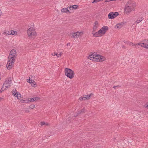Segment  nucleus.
Segmentation results:
<instances>
[{
    "label": "nucleus",
    "mask_w": 148,
    "mask_h": 148,
    "mask_svg": "<svg viewBox=\"0 0 148 148\" xmlns=\"http://www.w3.org/2000/svg\"><path fill=\"white\" fill-rule=\"evenodd\" d=\"M26 112H29V110H26Z\"/></svg>",
    "instance_id": "nucleus-40"
},
{
    "label": "nucleus",
    "mask_w": 148,
    "mask_h": 148,
    "mask_svg": "<svg viewBox=\"0 0 148 148\" xmlns=\"http://www.w3.org/2000/svg\"><path fill=\"white\" fill-rule=\"evenodd\" d=\"M137 45H138V43L137 44H133V43H132V45L133 46H136Z\"/></svg>",
    "instance_id": "nucleus-35"
},
{
    "label": "nucleus",
    "mask_w": 148,
    "mask_h": 148,
    "mask_svg": "<svg viewBox=\"0 0 148 148\" xmlns=\"http://www.w3.org/2000/svg\"><path fill=\"white\" fill-rule=\"evenodd\" d=\"M119 14L117 12H110L108 15V17L110 19H112L117 16Z\"/></svg>",
    "instance_id": "nucleus-10"
},
{
    "label": "nucleus",
    "mask_w": 148,
    "mask_h": 148,
    "mask_svg": "<svg viewBox=\"0 0 148 148\" xmlns=\"http://www.w3.org/2000/svg\"><path fill=\"white\" fill-rule=\"evenodd\" d=\"M79 99L81 101L85 100V97H81L79 98Z\"/></svg>",
    "instance_id": "nucleus-29"
},
{
    "label": "nucleus",
    "mask_w": 148,
    "mask_h": 148,
    "mask_svg": "<svg viewBox=\"0 0 148 148\" xmlns=\"http://www.w3.org/2000/svg\"><path fill=\"white\" fill-rule=\"evenodd\" d=\"M110 0H106L105 1V2H110Z\"/></svg>",
    "instance_id": "nucleus-38"
},
{
    "label": "nucleus",
    "mask_w": 148,
    "mask_h": 148,
    "mask_svg": "<svg viewBox=\"0 0 148 148\" xmlns=\"http://www.w3.org/2000/svg\"><path fill=\"white\" fill-rule=\"evenodd\" d=\"M40 123H41V125H48V123H46L44 122H41Z\"/></svg>",
    "instance_id": "nucleus-25"
},
{
    "label": "nucleus",
    "mask_w": 148,
    "mask_h": 148,
    "mask_svg": "<svg viewBox=\"0 0 148 148\" xmlns=\"http://www.w3.org/2000/svg\"><path fill=\"white\" fill-rule=\"evenodd\" d=\"M97 27V25H94L92 32L93 36L96 37L101 36L103 35L108 30V28L107 26L103 27L97 32H95L96 31Z\"/></svg>",
    "instance_id": "nucleus-1"
},
{
    "label": "nucleus",
    "mask_w": 148,
    "mask_h": 148,
    "mask_svg": "<svg viewBox=\"0 0 148 148\" xmlns=\"http://www.w3.org/2000/svg\"><path fill=\"white\" fill-rule=\"evenodd\" d=\"M135 6L136 4L134 2L131 0L128 1L124 9L125 13L127 14H129L134 10Z\"/></svg>",
    "instance_id": "nucleus-2"
},
{
    "label": "nucleus",
    "mask_w": 148,
    "mask_h": 148,
    "mask_svg": "<svg viewBox=\"0 0 148 148\" xmlns=\"http://www.w3.org/2000/svg\"><path fill=\"white\" fill-rule=\"evenodd\" d=\"M95 25H97L98 24V22L97 21H95Z\"/></svg>",
    "instance_id": "nucleus-34"
},
{
    "label": "nucleus",
    "mask_w": 148,
    "mask_h": 148,
    "mask_svg": "<svg viewBox=\"0 0 148 148\" xmlns=\"http://www.w3.org/2000/svg\"><path fill=\"white\" fill-rule=\"evenodd\" d=\"M58 55V54L57 53H56L55 52H54L53 53L51 54V55L52 56H57Z\"/></svg>",
    "instance_id": "nucleus-31"
},
{
    "label": "nucleus",
    "mask_w": 148,
    "mask_h": 148,
    "mask_svg": "<svg viewBox=\"0 0 148 148\" xmlns=\"http://www.w3.org/2000/svg\"><path fill=\"white\" fill-rule=\"evenodd\" d=\"M88 59L93 61H96V59L95 58L94 56L93 55H91L89 56L88 58Z\"/></svg>",
    "instance_id": "nucleus-14"
},
{
    "label": "nucleus",
    "mask_w": 148,
    "mask_h": 148,
    "mask_svg": "<svg viewBox=\"0 0 148 148\" xmlns=\"http://www.w3.org/2000/svg\"><path fill=\"white\" fill-rule=\"evenodd\" d=\"M1 99H2V98H0V101H1Z\"/></svg>",
    "instance_id": "nucleus-42"
},
{
    "label": "nucleus",
    "mask_w": 148,
    "mask_h": 148,
    "mask_svg": "<svg viewBox=\"0 0 148 148\" xmlns=\"http://www.w3.org/2000/svg\"><path fill=\"white\" fill-rule=\"evenodd\" d=\"M16 50L14 49H12L10 52L8 60L12 59L13 60H15L16 56Z\"/></svg>",
    "instance_id": "nucleus-5"
},
{
    "label": "nucleus",
    "mask_w": 148,
    "mask_h": 148,
    "mask_svg": "<svg viewBox=\"0 0 148 148\" xmlns=\"http://www.w3.org/2000/svg\"><path fill=\"white\" fill-rule=\"evenodd\" d=\"M120 86H114L113 87V88H114L115 89L116 88L118 87H119Z\"/></svg>",
    "instance_id": "nucleus-37"
},
{
    "label": "nucleus",
    "mask_w": 148,
    "mask_h": 148,
    "mask_svg": "<svg viewBox=\"0 0 148 148\" xmlns=\"http://www.w3.org/2000/svg\"><path fill=\"white\" fill-rule=\"evenodd\" d=\"M78 7L77 5H74L72 6V9H76Z\"/></svg>",
    "instance_id": "nucleus-24"
},
{
    "label": "nucleus",
    "mask_w": 148,
    "mask_h": 148,
    "mask_svg": "<svg viewBox=\"0 0 148 148\" xmlns=\"http://www.w3.org/2000/svg\"><path fill=\"white\" fill-rule=\"evenodd\" d=\"M142 21V18H138L136 21L135 22L134 24H135L136 23H139L141 22Z\"/></svg>",
    "instance_id": "nucleus-16"
},
{
    "label": "nucleus",
    "mask_w": 148,
    "mask_h": 148,
    "mask_svg": "<svg viewBox=\"0 0 148 148\" xmlns=\"http://www.w3.org/2000/svg\"><path fill=\"white\" fill-rule=\"evenodd\" d=\"M21 95L18 93L16 95L15 97H16L18 99H20L21 97Z\"/></svg>",
    "instance_id": "nucleus-23"
},
{
    "label": "nucleus",
    "mask_w": 148,
    "mask_h": 148,
    "mask_svg": "<svg viewBox=\"0 0 148 148\" xmlns=\"http://www.w3.org/2000/svg\"><path fill=\"white\" fill-rule=\"evenodd\" d=\"M132 42H130L129 45H132Z\"/></svg>",
    "instance_id": "nucleus-39"
},
{
    "label": "nucleus",
    "mask_w": 148,
    "mask_h": 148,
    "mask_svg": "<svg viewBox=\"0 0 148 148\" xmlns=\"http://www.w3.org/2000/svg\"><path fill=\"white\" fill-rule=\"evenodd\" d=\"M13 92H14L13 91ZM18 92H17V91L15 89V90L14 91V92H13V95L14 96H16V95L18 93Z\"/></svg>",
    "instance_id": "nucleus-26"
},
{
    "label": "nucleus",
    "mask_w": 148,
    "mask_h": 148,
    "mask_svg": "<svg viewBox=\"0 0 148 148\" xmlns=\"http://www.w3.org/2000/svg\"><path fill=\"white\" fill-rule=\"evenodd\" d=\"M144 106L148 108V102L145 104Z\"/></svg>",
    "instance_id": "nucleus-32"
},
{
    "label": "nucleus",
    "mask_w": 148,
    "mask_h": 148,
    "mask_svg": "<svg viewBox=\"0 0 148 148\" xmlns=\"http://www.w3.org/2000/svg\"><path fill=\"white\" fill-rule=\"evenodd\" d=\"M95 58L97 59L96 61L97 62L99 61V59L100 58V55H98L95 56Z\"/></svg>",
    "instance_id": "nucleus-20"
},
{
    "label": "nucleus",
    "mask_w": 148,
    "mask_h": 148,
    "mask_svg": "<svg viewBox=\"0 0 148 148\" xmlns=\"http://www.w3.org/2000/svg\"><path fill=\"white\" fill-rule=\"evenodd\" d=\"M82 34L83 32H77L74 33L73 34V38H77L79 36L81 35Z\"/></svg>",
    "instance_id": "nucleus-11"
},
{
    "label": "nucleus",
    "mask_w": 148,
    "mask_h": 148,
    "mask_svg": "<svg viewBox=\"0 0 148 148\" xmlns=\"http://www.w3.org/2000/svg\"><path fill=\"white\" fill-rule=\"evenodd\" d=\"M40 99V98L38 97H34L32 98H30L28 99V100L26 101L23 100V103H28V102H32L35 101H37Z\"/></svg>",
    "instance_id": "nucleus-9"
},
{
    "label": "nucleus",
    "mask_w": 148,
    "mask_h": 148,
    "mask_svg": "<svg viewBox=\"0 0 148 148\" xmlns=\"http://www.w3.org/2000/svg\"><path fill=\"white\" fill-rule=\"evenodd\" d=\"M69 44H69V43H68V44H67V46H68V45H69Z\"/></svg>",
    "instance_id": "nucleus-41"
},
{
    "label": "nucleus",
    "mask_w": 148,
    "mask_h": 148,
    "mask_svg": "<svg viewBox=\"0 0 148 148\" xmlns=\"http://www.w3.org/2000/svg\"><path fill=\"white\" fill-rule=\"evenodd\" d=\"M15 61V60H13L12 59L8 60V61L6 66L8 69H10L12 68L14 64Z\"/></svg>",
    "instance_id": "nucleus-7"
},
{
    "label": "nucleus",
    "mask_w": 148,
    "mask_h": 148,
    "mask_svg": "<svg viewBox=\"0 0 148 148\" xmlns=\"http://www.w3.org/2000/svg\"><path fill=\"white\" fill-rule=\"evenodd\" d=\"M64 72L66 75L70 79H72L74 77V72L72 70L66 68L65 69Z\"/></svg>",
    "instance_id": "nucleus-4"
},
{
    "label": "nucleus",
    "mask_w": 148,
    "mask_h": 148,
    "mask_svg": "<svg viewBox=\"0 0 148 148\" xmlns=\"http://www.w3.org/2000/svg\"><path fill=\"white\" fill-rule=\"evenodd\" d=\"M12 81L10 78H8L5 80V81L4 83L3 86L6 88L10 87L11 85Z\"/></svg>",
    "instance_id": "nucleus-6"
},
{
    "label": "nucleus",
    "mask_w": 148,
    "mask_h": 148,
    "mask_svg": "<svg viewBox=\"0 0 148 148\" xmlns=\"http://www.w3.org/2000/svg\"><path fill=\"white\" fill-rule=\"evenodd\" d=\"M35 107V106L34 105V104H31V105H30L29 106V108H31V109H32L34 108Z\"/></svg>",
    "instance_id": "nucleus-27"
},
{
    "label": "nucleus",
    "mask_w": 148,
    "mask_h": 148,
    "mask_svg": "<svg viewBox=\"0 0 148 148\" xmlns=\"http://www.w3.org/2000/svg\"><path fill=\"white\" fill-rule=\"evenodd\" d=\"M3 34H4L6 35H10V32L9 31H7L6 32H4L3 33Z\"/></svg>",
    "instance_id": "nucleus-22"
},
{
    "label": "nucleus",
    "mask_w": 148,
    "mask_h": 148,
    "mask_svg": "<svg viewBox=\"0 0 148 148\" xmlns=\"http://www.w3.org/2000/svg\"><path fill=\"white\" fill-rule=\"evenodd\" d=\"M124 23L123 22H121L116 24L115 25V27L116 28L119 29L122 27L124 26Z\"/></svg>",
    "instance_id": "nucleus-12"
},
{
    "label": "nucleus",
    "mask_w": 148,
    "mask_h": 148,
    "mask_svg": "<svg viewBox=\"0 0 148 148\" xmlns=\"http://www.w3.org/2000/svg\"><path fill=\"white\" fill-rule=\"evenodd\" d=\"M4 87L3 86L2 88H1V90H0V93L2 92L5 89V88L4 89Z\"/></svg>",
    "instance_id": "nucleus-28"
},
{
    "label": "nucleus",
    "mask_w": 148,
    "mask_h": 148,
    "mask_svg": "<svg viewBox=\"0 0 148 148\" xmlns=\"http://www.w3.org/2000/svg\"><path fill=\"white\" fill-rule=\"evenodd\" d=\"M10 34L13 35H16L17 34V32L11 30L10 32Z\"/></svg>",
    "instance_id": "nucleus-18"
},
{
    "label": "nucleus",
    "mask_w": 148,
    "mask_h": 148,
    "mask_svg": "<svg viewBox=\"0 0 148 148\" xmlns=\"http://www.w3.org/2000/svg\"><path fill=\"white\" fill-rule=\"evenodd\" d=\"M31 78L29 77V81H28V79H27V81L29 82L32 86H34L36 85V82L33 79H31Z\"/></svg>",
    "instance_id": "nucleus-13"
},
{
    "label": "nucleus",
    "mask_w": 148,
    "mask_h": 148,
    "mask_svg": "<svg viewBox=\"0 0 148 148\" xmlns=\"http://www.w3.org/2000/svg\"><path fill=\"white\" fill-rule=\"evenodd\" d=\"M61 11L62 12H66L67 13L69 12V13H70V12L69 10L68 9V8H62L61 10Z\"/></svg>",
    "instance_id": "nucleus-15"
},
{
    "label": "nucleus",
    "mask_w": 148,
    "mask_h": 148,
    "mask_svg": "<svg viewBox=\"0 0 148 148\" xmlns=\"http://www.w3.org/2000/svg\"><path fill=\"white\" fill-rule=\"evenodd\" d=\"M91 96V94L87 95H85L84 97H85V99H88Z\"/></svg>",
    "instance_id": "nucleus-21"
},
{
    "label": "nucleus",
    "mask_w": 148,
    "mask_h": 148,
    "mask_svg": "<svg viewBox=\"0 0 148 148\" xmlns=\"http://www.w3.org/2000/svg\"><path fill=\"white\" fill-rule=\"evenodd\" d=\"M100 1V0H94L92 2V3L95 2V3H97L99 2Z\"/></svg>",
    "instance_id": "nucleus-30"
},
{
    "label": "nucleus",
    "mask_w": 148,
    "mask_h": 148,
    "mask_svg": "<svg viewBox=\"0 0 148 148\" xmlns=\"http://www.w3.org/2000/svg\"><path fill=\"white\" fill-rule=\"evenodd\" d=\"M138 45H140L142 47L148 49V40H145L142 41V42L138 43Z\"/></svg>",
    "instance_id": "nucleus-8"
},
{
    "label": "nucleus",
    "mask_w": 148,
    "mask_h": 148,
    "mask_svg": "<svg viewBox=\"0 0 148 148\" xmlns=\"http://www.w3.org/2000/svg\"><path fill=\"white\" fill-rule=\"evenodd\" d=\"M1 79V78L0 77V80Z\"/></svg>",
    "instance_id": "nucleus-43"
},
{
    "label": "nucleus",
    "mask_w": 148,
    "mask_h": 148,
    "mask_svg": "<svg viewBox=\"0 0 148 148\" xmlns=\"http://www.w3.org/2000/svg\"><path fill=\"white\" fill-rule=\"evenodd\" d=\"M62 54V53H60L59 54H58V56H57V57H59V56H61Z\"/></svg>",
    "instance_id": "nucleus-33"
},
{
    "label": "nucleus",
    "mask_w": 148,
    "mask_h": 148,
    "mask_svg": "<svg viewBox=\"0 0 148 148\" xmlns=\"http://www.w3.org/2000/svg\"><path fill=\"white\" fill-rule=\"evenodd\" d=\"M27 34L30 38H34L36 36V34L34 29L32 27H30L27 30Z\"/></svg>",
    "instance_id": "nucleus-3"
},
{
    "label": "nucleus",
    "mask_w": 148,
    "mask_h": 148,
    "mask_svg": "<svg viewBox=\"0 0 148 148\" xmlns=\"http://www.w3.org/2000/svg\"><path fill=\"white\" fill-rule=\"evenodd\" d=\"M85 109L84 108L82 110H81L80 111H78V114H80L82 113H83L85 112Z\"/></svg>",
    "instance_id": "nucleus-19"
},
{
    "label": "nucleus",
    "mask_w": 148,
    "mask_h": 148,
    "mask_svg": "<svg viewBox=\"0 0 148 148\" xmlns=\"http://www.w3.org/2000/svg\"><path fill=\"white\" fill-rule=\"evenodd\" d=\"M72 6H70V7H69L68 8H67L68 9L69 8L70 10H71V9H72Z\"/></svg>",
    "instance_id": "nucleus-36"
},
{
    "label": "nucleus",
    "mask_w": 148,
    "mask_h": 148,
    "mask_svg": "<svg viewBox=\"0 0 148 148\" xmlns=\"http://www.w3.org/2000/svg\"><path fill=\"white\" fill-rule=\"evenodd\" d=\"M105 58L103 56H101L100 55V58L99 59V61L101 62L103 61H104L105 60Z\"/></svg>",
    "instance_id": "nucleus-17"
}]
</instances>
